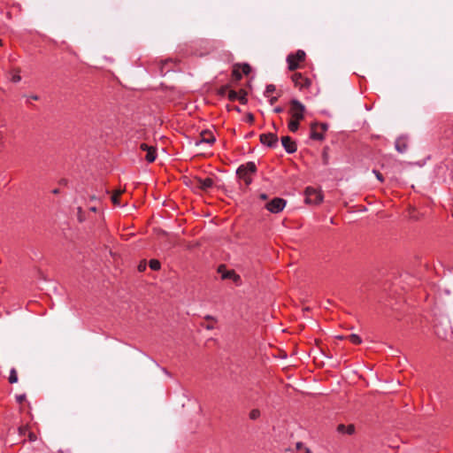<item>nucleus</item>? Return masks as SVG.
<instances>
[{
    "label": "nucleus",
    "mask_w": 453,
    "mask_h": 453,
    "mask_svg": "<svg viewBox=\"0 0 453 453\" xmlns=\"http://www.w3.org/2000/svg\"><path fill=\"white\" fill-rule=\"evenodd\" d=\"M305 106L298 100L290 101L289 114L292 119L303 120L304 119Z\"/></svg>",
    "instance_id": "nucleus-1"
},
{
    "label": "nucleus",
    "mask_w": 453,
    "mask_h": 453,
    "mask_svg": "<svg viewBox=\"0 0 453 453\" xmlns=\"http://www.w3.org/2000/svg\"><path fill=\"white\" fill-rule=\"evenodd\" d=\"M257 171L256 165L253 162H249L246 165H242L237 169V174L239 178L242 179L246 185H250L251 179L250 174L254 173Z\"/></svg>",
    "instance_id": "nucleus-2"
},
{
    "label": "nucleus",
    "mask_w": 453,
    "mask_h": 453,
    "mask_svg": "<svg viewBox=\"0 0 453 453\" xmlns=\"http://www.w3.org/2000/svg\"><path fill=\"white\" fill-rule=\"evenodd\" d=\"M305 58V52L303 50H297L296 54L288 56L287 61L288 64V69L294 71L299 67V62L303 61Z\"/></svg>",
    "instance_id": "nucleus-3"
},
{
    "label": "nucleus",
    "mask_w": 453,
    "mask_h": 453,
    "mask_svg": "<svg viewBox=\"0 0 453 453\" xmlns=\"http://www.w3.org/2000/svg\"><path fill=\"white\" fill-rule=\"evenodd\" d=\"M305 196V201L307 203L318 204L323 200V196L320 191L311 187L306 188Z\"/></svg>",
    "instance_id": "nucleus-4"
},
{
    "label": "nucleus",
    "mask_w": 453,
    "mask_h": 453,
    "mask_svg": "<svg viewBox=\"0 0 453 453\" xmlns=\"http://www.w3.org/2000/svg\"><path fill=\"white\" fill-rule=\"evenodd\" d=\"M286 203L284 199L275 197L265 204V208L272 213H279L285 208Z\"/></svg>",
    "instance_id": "nucleus-5"
},
{
    "label": "nucleus",
    "mask_w": 453,
    "mask_h": 453,
    "mask_svg": "<svg viewBox=\"0 0 453 453\" xmlns=\"http://www.w3.org/2000/svg\"><path fill=\"white\" fill-rule=\"evenodd\" d=\"M326 124L312 123L311 125V138L313 140L321 141L324 139V132L326 130Z\"/></svg>",
    "instance_id": "nucleus-6"
},
{
    "label": "nucleus",
    "mask_w": 453,
    "mask_h": 453,
    "mask_svg": "<svg viewBox=\"0 0 453 453\" xmlns=\"http://www.w3.org/2000/svg\"><path fill=\"white\" fill-rule=\"evenodd\" d=\"M218 273L221 274L223 280H232L236 284L241 281V277L234 270H226V265H221L218 268Z\"/></svg>",
    "instance_id": "nucleus-7"
},
{
    "label": "nucleus",
    "mask_w": 453,
    "mask_h": 453,
    "mask_svg": "<svg viewBox=\"0 0 453 453\" xmlns=\"http://www.w3.org/2000/svg\"><path fill=\"white\" fill-rule=\"evenodd\" d=\"M260 142L269 147H275L278 143V136L273 133L260 134Z\"/></svg>",
    "instance_id": "nucleus-8"
},
{
    "label": "nucleus",
    "mask_w": 453,
    "mask_h": 453,
    "mask_svg": "<svg viewBox=\"0 0 453 453\" xmlns=\"http://www.w3.org/2000/svg\"><path fill=\"white\" fill-rule=\"evenodd\" d=\"M281 144L288 153H294L296 151V144L289 136L281 137Z\"/></svg>",
    "instance_id": "nucleus-9"
},
{
    "label": "nucleus",
    "mask_w": 453,
    "mask_h": 453,
    "mask_svg": "<svg viewBox=\"0 0 453 453\" xmlns=\"http://www.w3.org/2000/svg\"><path fill=\"white\" fill-rule=\"evenodd\" d=\"M201 140L200 142H196V145H199L201 142H206L209 144H212L215 142V137L213 134L210 130H203L200 134Z\"/></svg>",
    "instance_id": "nucleus-10"
},
{
    "label": "nucleus",
    "mask_w": 453,
    "mask_h": 453,
    "mask_svg": "<svg viewBox=\"0 0 453 453\" xmlns=\"http://www.w3.org/2000/svg\"><path fill=\"white\" fill-rule=\"evenodd\" d=\"M197 188L203 191H208L213 186V180L211 178L196 179Z\"/></svg>",
    "instance_id": "nucleus-11"
},
{
    "label": "nucleus",
    "mask_w": 453,
    "mask_h": 453,
    "mask_svg": "<svg viewBox=\"0 0 453 453\" xmlns=\"http://www.w3.org/2000/svg\"><path fill=\"white\" fill-rule=\"evenodd\" d=\"M395 150L400 152V153H403L406 151L407 150V142L403 138H398L396 141H395Z\"/></svg>",
    "instance_id": "nucleus-12"
},
{
    "label": "nucleus",
    "mask_w": 453,
    "mask_h": 453,
    "mask_svg": "<svg viewBox=\"0 0 453 453\" xmlns=\"http://www.w3.org/2000/svg\"><path fill=\"white\" fill-rule=\"evenodd\" d=\"M337 431L339 433H345V434H353L354 432H355V426L354 425H349L348 426H346L345 425L343 424H341L337 426Z\"/></svg>",
    "instance_id": "nucleus-13"
},
{
    "label": "nucleus",
    "mask_w": 453,
    "mask_h": 453,
    "mask_svg": "<svg viewBox=\"0 0 453 453\" xmlns=\"http://www.w3.org/2000/svg\"><path fill=\"white\" fill-rule=\"evenodd\" d=\"M146 156H145V159L149 162V163H152L155 161L156 157H157V150L155 147L153 146H150V148L146 151Z\"/></svg>",
    "instance_id": "nucleus-14"
},
{
    "label": "nucleus",
    "mask_w": 453,
    "mask_h": 453,
    "mask_svg": "<svg viewBox=\"0 0 453 453\" xmlns=\"http://www.w3.org/2000/svg\"><path fill=\"white\" fill-rule=\"evenodd\" d=\"M292 81L295 82V84L296 86H302V87L304 85L303 83V81H304L305 83L307 82V81L303 78L301 73H295V74H293Z\"/></svg>",
    "instance_id": "nucleus-15"
},
{
    "label": "nucleus",
    "mask_w": 453,
    "mask_h": 453,
    "mask_svg": "<svg viewBox=\"0 0 453 453\" xmlns=\"http://www.w3.org/2000/svg\"><path fill=\"white\" fill-rule=\"evenodd\" d=\"M299 120L290 119L288 125L289 131L292 133L296 132L299 128Z\"/></svg>",
    "instance_id": "nucleus-16"
},
{
    "label": "nucleus",
    "mask_w": 453,
    "mask_h": 453,
    "mask_svg": "<svg viewBox=\"0 0 453 453\" xmlns=\"http://www.w3.org/2000/svg\"><path fill=\"white\" fill-rule=\"evenodd\" d=\"M122 193H123V190L119 189V190H116V191L112 194V196H111V202H112V203H113V204H115V205H119V196H120V195H121Z\"/></svg>",
    "instance_id": "nucleus-17"
},
{
    "label": "nucleus",
    "mask_w": 453,
    "mask_h": 453,
    "mask_svg": "<svg viewBox=\"0 0 453 453\" xmlns=\"http://www.w3.org/2000/svg\"><path fill=\"white\" fill-rule=\"evenodd\" d=\"M241 65H235L233 69L232 75L235 81H240L242 79V74L240 73Z\"/></svg>",
    "instance_id": "nucleus-18"
},
{
    "label": "nucleus",
    "mask_w": 453,
    "mask_h": 453,
    "mask_svg": "<svg viewBox=\"0 0 453 453\" xmlns=\"http://www.w3.org/2000/svg\"><path fill=\"white\" fill-rule=\"evenodd\" d=\"M9 382L13 384V383H16L18 381V375H17V371L16 369L12 368L10 372V376H9Z\"/></svg>",
    "instance_id": "nucleus-19"
},
{
    "label": "nucleus",
    "mask_w": 453,
    "mask_h": 453,
    "mask_svg": "<svg viewBox=\"0 0 453 453\" xmlns=\"http://www.w3.org/2000/svg\"><path fill=\"white\" fill-rule=\"evenodd\" d=\"M348 339L354 344H360L362 342V340L361 338L357 335V334H352L348 336Z\"/></svg>",
    "instance_id": "nucleus-20"
},
{
    "label": "nucleus",
    "mask_w": 453,
    "mask_h": 453,
    "mask_svg": "<svg viewBox=\"0 0 453 453\" xmlns=\"http://www.w3.org/2000/svg\"><path fill=\"white\" fill-rule=\"evenodd\" d=\"M260 417V411L258 409H253L250 412V418L256 420Z\"/></svg>",
    "instance_id": "nucleus-21"
},
{
    "label": "nucleus",
    "mask_w": 453,
    "mask_h": 453,
    "mask_svg": "<svg viewBox=\"0 0 453 453\" xmlns=\"http://www.w3.org/2000/svg\"><path fill=\"white\" fill-rule=\"evenodd\" d=\"M150 267L154 270V271H157L160 268V263L158 260H156V259H152L150 261Z\"/></svg>",
    "instance_id": "nucleus-22"
},
{
    "label": "nucleus",
    "mask_w": 453,
    "mask_h": 453,
    "mask_svg": "<svg viewBox=\"0 0 453 453\" xmlns=\"http://www.w3.org/2000/svg\"><path fill=\"white\" fill-rule=\"evenodd\" d=\"M227 97L230 101L238 100V93L235 92L234 90H228Z\"/></svg>",
    "instance_id": "nucleus-23"
},
{
    "label": "nucleus",
    "mask_w": 453,
    "mask_h": 453,
    "mask_svg": "<svg viewBox=\"0 0 453 453\" xmlns=\"http://www.w3.org/2000/svg\"><path fill=\"white\" fill-rule=\"evenodd\" d=\"M238 100L241 104H245L247 102L246 92L244 90H241L240 95L238 94Z\"/></svg>",
    "instance_id": "nucleus-24"
},
{
    "label": "nucleus",
    "mask_w": 453,
    "mask_h": 453,
    "mask_svg": "<svg viewBox=\"0 0 453 453\" xmlns=\"http://www.w3.org/2000/svg\"><path fill=\"white\" fill-rule=\"evenodd\" d=\"M273 91H275V86L273 84L267 85V87L265 88V96H269L270 94L273 93Z\"/></svg>",
    "instance_id": "nucleus-25"
},
{
    "label": "nucleus",
    "mask_w": 453,
    "mask_h": 453,
    "mask_svg": "<svg viewBox=\"0 0 453 453\" xmlns=\"http://www.w3.org/2000/svg\"><path fill=\"white\" fill-rule=\"evenodd\" d=\"M241 68L242 70V73L246 75H248L251 71V68L248 64H243L242 65H241Z\"/></svg>",
    "instance_id": "nucleus-26"
},
{
    "label": "nucleus",
    "mask_w": 453,
    "mask_h": 453,
    "mask_svg": "<svg viewBox=\"0 0 453 453\" xmlns=\"http://www.w3.org/2000/svg\"><path fill=\"white\" fill-rule=\"evenodd\" d=\"M227 92H228V87L227 86H223V87H221L219 89V94L220 96H226V95H227Z\"/></svg>",
    "instance_id": "nucleus-27"
},
{
    "label": "nucleus",
    "mask_w": 453,
    "mask_h": 453,
    "mask_svg": "<svg viewBox=\"0 0 453 453\" xmlns=\"http://www.w3.org/2000/svg\"><path fill=\"white\" fill-rule=\"evenodd\" d=\"M26 395L25 394H22V395H16V401L19 403H22L23 402L26 401Z\"/></svg>",
    "instance_id": "nucleus-28"
},
{
    "label": "nucleus",
    "mask_w": 453,
    "mask_h": 453,
    "mask_svg": "<svg viewBox=\"0 0 453 453\" xmlns=\"http://www.w3.org/2000/svg\"><path fill=\"white\" fill-rule=\"evenodd\" d=\"M373 173L375 174L376 178L380 181V182H383L384 180V178H383V175L377 170H373L372 171Z\"/></svg>",
    "instance_id": "nucleus-29"
},
{
    "label": "nucleus",
    "mask_w": 453,
    "mask_h": 453,
    "mask_svg": "<svg viewBox=\"0 0 453 453\" xmlns=\"http://www.w3.org/2000/svg\"><path fill=\"white\" fill-rule=\"evenodd\" d=\"M145 269H146V263L145 262L140 263V265H138V270L140 272H143Z\"/></svg>",
    "instance_id": "nucleus-30"
},
{
    "label": "nucleus",
    "mask_w": 453,
    "mask_h": 453,
    "mask_svg": "<svg viewBox=\"0 0 453 453\" xmlns=\"http://www.w3.org/2000/svg\"><path fill=\"white\" fill-rule=\"evenodd\" d=\"M26 431H27V426H19V435H24L26 434Z\"/></svg>",
    "instance_id": "nucleus-31"
},
{
    "label": "nucleus",
    "mask_w": 453,
    "mask_h": 453,
    "mask_svg": "<svg viewBox=\"0 0 453 453\" xmlns=\"http://www.w3.org/2000/svg\"><path fill=\"white\" fill-rule=\"evenodd\" d=\"M28 439L31 441H35L36 440V435L33 432L28 433Z\"/></svg>",
    "instance_id": "nucleus-32"
},
{
    "label": "nucleus",
    "mask_w": 453,
    "mask_h": 453,
    "mask_svg": "<svg viewBox=\"0 0 453 453\" xmlns=\"http://www.w3.org/2000/svg\"><path fill=\"white\" fill-rule=\"evenodd\" d=\"M20 80H21V77H20V75H19V74H18V73H17V74H15V75H13V76H12V81L13 82H19Z\"/></svg>",
    "instance_id": "nucleus-33"
},
{
    "label": "nucleus",
    "mask_w": 453,
    "mask_h": 453,
    "mask_svg": "<svg viewBox=\"0 0 453 453\" xmlns=\"http://www.w3.org/2000/svg\"><path fill=\"white\" fill-rule=\"evenodd\" d=\"M140 148H141V150H143V151H147V150L150 148V146H149V145H148V144H146V143H142V144L140 145Z\"/></svg>",
    "instance_id": "nucleus-34"
},
{
    "label": "nucleus",
    "mask_w": 453,
    "mask_h": 453,
    "mask_svg": "<svg viewBox=\"0 0 453 453\" xmlns=\"http://www.w3.org/2000/svg\"><path fill=\"white\" fill-rule=\"evenodd\" d=\"M202 326H204V327H205L206 329H208V330H211V329H213V328H214L213 325H212V324H210V323H209V324H206V325H205V324H202Z\"/></svg>",
    "instance_id": "nucleus-35"
},
{
    "label": "nucleus",
    "mask_w": 453,
    "mask_h": 453,
    "mask_svg": "<svg viewBox=\"0 0 453 453\" xmlns=\"http://www.w3.org/2000/svg\"><path fill=\"white\" fill-rule=\"evenodd\" d=\"M296 449L297 450H300V449H303V442H301V441L297 442V443L296 444Z\"/></svg>",
    "instance_id": "nucleus-36"
},
{
    "label": "nucleus",
    "mask_w": 453,
    "mask_h": 453,
    "mask_svg": "<svg viewBox=\"0 0 453 453\" xmlns=\"http://www.w3.org/2000/svg\"><path fill=\"white\" fill-rule=\"evenodd\" d=\"M323 161H324V164L326 165L327 164V161H328V156L326 152L323 153Z\"/></svg>",
    "instance_id": "nucleus-37"
},
{
    "label": "nucleus",
    "mask_w": 453,
    "mask_h": 453,
    "mask_svg": "<svg viewBox=\"0 0 453 453\" xmlns=\"http://www.w3.org/2000/svg\"><path fill=\"white\" fill-rule=\"evenodd\" d=\"M278 100V97L277 96H273L270 98V104H274Z\"/></svg>",
    "instance_id": "nucleus-38"
},
{
    "label": "nucleus",
    "mask_w": 453,
    "mask_h": 453,
    "mask_svg": "<svg viewBox=\"0 0 453 453\" xmlns=\"http://www.w3.org/2000/svg\"><path fill=\"white\" fill-rule=\"evenodd\" d=\"M204 319H205L206 320H211V321H215V320H216L213 317L209 316V315H207Z\"/></svg>",
    "instance_id": "nucleus-39"
},
{
    "label": "nucleus",
    "mask_w": 453,
    "mask_h": 453,
    "mask_svg": "<svg viewBox=\"0 0 453 453\" xmlns=\"http://www.w3.org/2000/svg\"><path fill=\"white\" fill-rule=\"evenodd\" d=\"M282 111H283V110H282V108H281V107H276V108L274 109V111H275V112H277V113H280V112H281Z\"/></svg>",
    "instance_id": "nucleus-40"
},
{
    "label": "nucleus",
    "mask_w": 453,
    "mask_h": 453,
    "mask_svg": "<svg viewBox=\"0 0 453 453\" xmlns=\"http://www.w3.org/2000/svg\"><path fill=\"white\" fill-rule=\"evenodd\" d=\"M248 120H249L250 122H253V120H254V117H253V115H252V114H249V116H248Z\"/></svg>",
    "instance_id": "nucleus-41"
},
{
    "label": "nucleus",
    "mask_w": 453,
    "mask_h": 453,
    "mask_svg": "<svg viewBox=\"0 0 453 453\" xmlns=\"http://www.w3.org/2000/svg\"><path fill=\"white\" fill-rule=\"evenodd\" d=\"M30 98L35 101L39 100V96L37 95H33L30 96Z\"/></svg>",
    "instance_id": "nucleus-42"
},
{
    "label": "nucleus",
    "mask_w": 453,
    "mask_h": 453,
    "mask_svg": "<svg viewBox=\"0 0 453 453\" xmlns=\"http://www.w3.org/2000/svg\"><path fill=\"white\" fill-rule=\"evenodd\" d=\"M260 198H261L262 200H266V199H267V196H266L265 194H261V195H260Z\"/></svg>",
    "instance_id": "nucleus-43"
},
{
    "label": "nucleus",
    "mask_w": 453,
    "mask_h": 453,
    "mask_svg": "<svg viewBox=\"0 0 453 453\" xmlns=\"http://www.w3.org/2000/svg\"><path fill=\"white\" fill-rule=\"evenodd\" d=\"M89 210H90L91 211L96 212V206H92V207H90V208H89Z\"/></svg>",
    "instance_id": "nucleus-44"
},
{
    "label": "nucleus",
    "mask_w": 453,
    "mask_h": 453,
    "mask_svg": "<svg viewBox=\"0 0 453 453\" xmlns=\"http://www.w3.org/2000/svg\"><path fill=\"white\" fill-rule=\"evenodd\" d=\"M304 452L305 453H312L309 448H304Z\"/></svg>",
    "instance_id": "nucleus-45"
},
{
    "label": "nucleus",
    "mask_w": 453,
    "mask_h": 453,
    "mask_svg": "<svg viewBox=\"0 0 453 453\" xmlns=\"http://www.w3.org/2000/svg\"><path fill=\"white\" fill-rule=\"evenodd\" d=\"M58 193H59V190L58 188L53 190V194H58Z\"/></svg>",
    "instance_id": "nucleus-46"
},
{
    "label": "nucleus",
    "mask_w": 453,
    "mask_h": 453,
    "mask_svg": "<svg viewBox=\"0 0 453 453\" xmlns=\"http://www.w3.org/2000/svg\"><path fill=\"white\" fill-rule=\"evenodd\" d=\"M91 199L96 200V196H91Z\"/></svg>",
    "instance_id": "nucleus-47"
},
{
    "label": "nucleus",
    "mask_w": 453,
    "mask_h": 453,
    "mask_svg": "<svg viewBox=\"0 0 453 453\" xmlns=\"http://www.w3.org/2000/svg\"><path fill=\"white\" fill-rule=\"evenodd\" d=\"M78 210H79V214H81V208H79Z\"/></svg>",
    "instance_id": "nucleus-48"
},
{
    "label": "nucleus",
    "mask_w": 453,
    "mask_h": 453,
    "mask_svg": "<svg viewBox=\"0 0 453 453\" xmlns=\"http://www.w3.org/2000/svg\"><path fill=\"white\" fill-rule=\"evenodd\" d=\"M2 43H3V42H2V40L0 39V46L2 45Z\"/></svg>",
    "instance_id": "nucleus-49"
}]
</instances>
